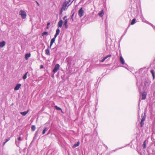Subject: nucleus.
Here are the masks:
<instances>
[{
    "label": "nucleus",
    "mask_w": 155,
    "mask_h": 155,
    "mask_svg": "<svg viewBox=\"0 0 155 155\" xmlns=\"http://www.w3.org/2000/svg\"><path fill=\"white\" fill-rule=\"evenodd\" d=\"M142 21L143 22H146V20H145V19L144 18H143V19H142Z\"/></svg>",
    "instance_id": "37998d69"
},
{
    "label": "nucleus",
    "mask_w": 155,
    "mask_h": 155,
    "mask_svg": "<svg viewBox=\"0 0 155 155\" xmlns=\"http://www.w3.org/2000/svg\"><path fill=\"white\" fill-rule=\"evenodd\" d=\"M10 140L9 138L8 139H6L5 140V141L6 142H7L8 140Z\"/></svg>",
    "instance_id": "c03bdc74"
},
{
    "label": "nucleus",
    "mask_w": 155,
    "mask_h": 155,
    "mask_svg": "<svg viewBox=\"0 0 155 155\" xmlns=\"http://www.w3.org/2000/svg\"><path fill=\"white\" fill-rule=\"evenodd\" d=\"M141 70H142V69H140L139 71V72H140V71H141Z\"/></svg>",
    "instance_id": "6e6d98bb"
},
{
    "label": "nucleus",
    "mask_w": 155,
    "mask_h": 155,
    "mask_svg": "<svg viewBox=\"0 0 155 155\" xmlns=\"http://www.w3.org/2000/svg\"><path fill=\"white\" fill-rule=\"evenodd\" d=\"M29 112V110H28L26 111L23 112H21L20 114L23 116H25Z\"/></svg>",
    "instance_id": "2eb2a0df"
},
{
    "label": "nucleus",
    "mask_w": 155,
    "mask_h": 155,
    "mask_svg": "<svg viewBox=\"0 0 155 155\" xmlns=\"http://www.w3.org/2000/svg\"><path fill=\"white\" fill-rule=\"evenodd\" d=\"M64 77V76H62L61 77V78L63 79H63V78Z\"/></svg>",
    "instance_id": "864d4df0"
},
{
    "label": "nucleus",
    "mask_w": 155,
    "mask_h": 155,
    "mask_svg": "<svg viewBox=\"0 0 155 155\" xmlns=\"http://www.w3.org/2000/svg\"><path fill=\"white\" fill-rule=\"evenodd\" d=\"M67 17V16H65L63 18V19L64 20L65 19V18Z\"/></svg>",
    "instance_id": "8fccbe9b"
},
{
    "label": "nucleus",
    "mask_w": 155,
    "mask_h": 155,
    "mask_svg": "<svg viewBox=\"0 0 155 155\" xmlns=\"http://www.w3.org/2000/svg\"><path fill=\"white\" fill-rule=\"evenodd\" d=\"M20 15H21L22 18L25 19L26 17V14L25 12L24 11L21 10L19 12Z\"/></svg>",
    "instance_id": "7ed1b4c3"
},
{
    "label": "nucleus",
    "mask_w": 155,
    "mask_h": 155,
    "mask_svg": "<svg viewBox=\"0 0 155 155\" xmlns=\"http://www.w3.org/2000/svg\"><path fill=\"white\" fill-rule=\"evenodd\" d=\"M36 128V127L34 125H33L31 126V130L33 131H35Z\"/></svg>",
    "instance_id": "aec40b11"
},
{
    "label": "nucleus",
    "mask_w": 155,
    "mask_h": 155,
    "mask_svg": "<svg viewBox=\"0 0 155 155\" xmlns=\"http://www.w3.org/2000/svg\"><path fill=\"white\" fill-rule=\"evenodd\" d=\"M136 20L135 18H133L131 22L130 25H134L136 23Z\"/></svg>",
    "instance_id": "f3484780"
},
{
    "label": "nucleus",
    "mask_w": 155,
    "mask_h": 155,
    "mask_svg": "<svg viewBox=\"0 0 155 155\" xmlns=\"http://www.w3.org/2000/svg\"><path fill=\"white\" fill-rule=\"evenodd\" d=\"M55 39L54 38H52L50 42V48H51V46H52L53 43L54 42Z\"/></svg>",
    "instance_id": "ddd939ff"
},
{
    "label": "nucleus",
    "mask_w": 155,
    "mask_h": 155,
    "mask_svg": "<svg viewBox=\"0 0 155 155\" xmlns=\"http://www.w3.org/2000/svg\"><path fill=\"white\" fill-rule=\"evenodd\" d=\"M50 46H48V48L45 50V54L48 56H50V51L49 50V48H50Z\"/></svg>",
    "instance_id": "9d476101"
},
{
    "label": "nucleus",
    "mask_w": 155,
    "mask_h": 155,
    "mask_svg": "<svg viewBox=\"0 0 155 155\" xmlns=\"http://www.w3.org/2000/svg\"><path fill=\"white\" fill-rule=\"evenodd\" d=\"M150 72L152 75L154 74V71L153 70H151L150 71Z\"/></svg>",
    "instance_id": "c9c22d12"
},
{
    "label": "nucleus",
    "mask_w": 155,
    "mask_h": 155,
    "mask_svg": "<svg viewBox=\"0 0 155 155\" xmlns=\"http://www.w3.org/2000/svg\"><path fill=\"white\" fill-rule=\"evenodd\" d=\"M140 126L141 127H142L143 124H144V123H143V122H142L141 121V122H140Z\"/></svg>",
    "instance_id": "72a5a7b5"
},
{
    "label": "nucleus",
    "mask_w": 155,
    "mask_h": 155,
    "mask_svg": "<svg viewBox=\"0 0 155 155\" xmlns=\"http://www.w3.org/2000/svg\"><path fill=\"white\" fill-rule=\"evenodd\" d=\"M145 117L143 116V117L142 119H141V121L142 122H144V121L145 120Z\"/></svg>",
    "instance_id": "c756f323"
},
{
    "label": "nucleus",
    "mask_w": 155,
    "mask_h": 155,
    "mask_svg": "<svg viewBox=\"0 0 155 155\" xmlns=\"http://www.w3.org/2000/svg\"><path fill=\"white\" fill-rule=\"evenodd\" d=\"M62 12H63V10H62V9L61 8L60 11V13H59L60 15H61L62 14Z\"/></svg>",
    "instance_id": "e433bc0d"
},
{
    "label": "nucleus",
    "mask_w": 155,
    "mask_h": 155,
    "mask_svg": "<svg viewBox=\"0 0 155 155\" xmlns=\"http://www.w3.org/2000/svg\"><path fill=\"white\" fill-rule=\"evenodd\" d=\"M151 148L152 149V152H153V153H155V144H154V145L153 146V147H152Z\"/></svg>",
    "instance_id": "cd10ccee"
},
{
    "label": "nucleus",
    "mask_w": 155,
    "mask_h": 155,
    "mask_svg": "<svg viewBox=\"0 0 155 155\" xmlns=\"http://www.w3.org/2000/svg\"><path fill=\"white\" fill-rule=\"evenodd\" d=\"M18 141H20L21 140V138L20 137H19L18 138Z\"/></svg>",
    "instance_id": "a19ab883"
},
{
    "label": "nucleus",
    "mask_w": 155,
    "mask_h": 155,
    "mask_svg": "<svg viewBox=\"0 0 155 155\" xmlns=\"http://www.w3.org/2000/svg\"><path fill=\"white\" fill-rule=\"evenodd\" d=\"M145 22L147 24H149L150 25L152 26L153 27H154L153 26V25L152 24H151V23H149L148 21H146Z\"/></svg>",
    "instance_id": "473e14b6"
},
{
    "label": "nucleus",
    "mask_w": 155,
    "mask_h": 155,
    "mask_svg": "<svg viewBox=\"0 0 155 155\" xmlns=\"http://www.w3.org/2000/svg\"><path fill=\"white\" fill-rule=\"evenodd\" d=\"M55 108L56 109V110H61V112H62V110L61 109L58 107V106H55Z\"/></svg>",
    "instance_id": "4be33fe9"
},
{
    "label": "nucleus",
    "mask_w": 155,
    "mask_h": 155,
    "mask_svg": "<svg viewBox=\"0 0 155 155\" xmlns=\"http://www.w3.org/2000/svg\"><path fill=\"white\" fill-rule=\"evenodd\" d=\"M48 130V129L47 128V127H45L44 129L43 130V131H42V134H44L46 131H47Z\"/></svg>",
    "instance_id": "412c9836"
},
{
    "label": "nucleus",
    "mask_w": 155,
    "mask_h": 155,
    "mask_svg": "<svg viewBox=\"0 0 155 155\" xmlns=\"http://www.w3.org/2000/svg\"><path fill=\"white\" fill-rule=\"evenodd\" d=\"M111 56V54H109V55H107L104 57L106 59L108 57H110Z\"/></svg>",
    "instance_id": "c85d7f7f"
},
{
    "label": "nucleus",
    "mask_w": 155,
    "mask_h": 155,
    "mask_svg": "<svg viewBox=\"0 0 155 155\" xmlns=\"http://www.w3.org/2000/svg\"><path fill=\"white\" fill-rule=\"evenodd\" d=\"M152 76H153V78L154 79V78H155V75H154V74H152Z\"/></svg>",
    "instance_id": "09e8293b"
},
{
    "label": "nucleus",
    "mask_w": 155,
    "mask_h": 155,
    "mask_svg": "<svg viewBox=\"0 0 155 155\" xmlns=\"http://www.w3.org/2000/svg\"><path fill=\"white\" fill-rule=\"evenodd\" d=\"M153 134L152 133V135L151 136V138L152 139L153 138Z\"/></svg>",
    "instance_id": "4d7b16f0"
},
{
    "label": "nucleus",
    "mask_w": 155,
    "mask_h": 155,
    "mask_svg": "<svg viewBox=\"0 0 155 155\" xmlns=\"http://www.w3.org/2000/svg\"><path fill=\"white\" fill-rule=\"evenodd\" d=\"M80 143L79 141L77 142L76 143H75L74 145L72 147L73 148H75L76 147H78L80 144Z\"/></svg>",
    "instance_id": "dca6fc26"
},
{
    "label": "nucleus",
    "mask_w": 155,
    "mask_h": 155,
    "mask_svg": "<svg viewBox=\"0 0 155 155\" xmlns=\"http://www.w3.org/2000/svg\"><path fill=\"white\" fill-rule=\"evenodd\" d=\"M73 2V1H72V2L70 3H69V2L66 1L64 2L63 4V7L64 8H66L67 6L70 5Z\"/></svg>",
    "instance_id": "423d86ee"
},
{
    "label": "nucleus",
    "mask_w": 155,
    "mask_h": 155,
    "mask_svg": "<svg viewBox=\"0 0 155 155\" xmlns=\"http://www.w3.org/2000/svg\"><path fill=\"white\" fill-rule=\"evenodd\" d=\"M50 24V22H48L47 23V25L48 26V25H49Z\"/></svg>",
    "instance_id": "de8ad7c7"
},
{
    "label": "nucleus",
    "mask_w": 155,
    "mask_h": 155,
    "mask_svg": "<svg viewBox=\"0 0 155 155\" xmlns=\"http://www.w3.org/2000/svg\"><path fill=\"white\" fill-rule=\"evenodd\" d=\"M60 32V30L59 28H58L56 30V34L58 35L59 34Z\"/></svg>",
    "instance_id": "b1692460"
},
{
    "label": "nucleus",
    "mask_w": 155,
    "mask_h": 155,
    "mask_svg": "<svg viewBox=\"0 0 155 155\" xmlns=\"http://www.w3.org/2000/svg\"><path fill=\"white\" fill-rule=\"evenodd\" d=\"M124 65L123 67L125 68H127V64L125 63V64H124Z\"/></svg>",
    "instance_id": "2f4dec72"
},
{
    "label": "nucleus",
    "mask_w": 155,
    "mask_h": 155,
    "mask_svg": "<svg viewBox=\"0 0 155 155\" xmlns=\"http://www.w3.org/2000/svg\"><path fill=\"white\" fill-rule=\"evenodd\" d=\"M35 2L38 5V6H39L40 5V4L38 3V2L36 1H35Z\"/></svg>",
    "instance_id": "79ce46f5"
},
{
    "label": "nucleus",
    "mask_w": 155,
    "mask_h": 155,
    "mask_svg": "<svg viewBox=\"0 0 155 155\" xmlns=\"http://www.w3.org/2000/svg\"><path fill=\"white\" fill-rule=\"evenodd\" d=\"M136 77L137 78V85L138 84V81H139V80H138V78L136 76Z\"/></svg>",
    "instance_id": "49530a36"
},
{
    "label": "nucleus",
    "mask_w": 155,
    "mask_h": 155,
    "mask_svg": "<svg viewBox=\"0 0 155 155\" xmlns=\"http://www.w3.org/2000/svg\"><path fill=\"white\" fill-rule=\"evenodd\" d=\"M63 23V21L62 20H61L58 23V27L59 28H61L62 26Z\"/></svg>",
    "instance_id": "6e6552de"
},
{
    "label": "nucleus",
    "mask_w": 155,
    "mask_h": 155,
    "mask_svg": "<svg viewBox=\"0 0 155 155\" xmlns=\"http://www.w3.org/2000/svg\"><path fill=\"white\" fill-rule=\"evenodd\" d=\"M68 19H66L64 22V25L65 29H67L68 28Z\"/></svg>",
    "instance_id": "9b49d317"
},
{
    "label": "nucleus",
    "mask_w": 155,
    "mask_h": 155,
    "mask_svg": "<svg viewBox=\"0 0 155 155\" xmlns=\"http://www.w3.org/2000/svg\"><path fill=\"white\" fill-rule=\"evenodd\" d=\"M120 61L122 64H125L124 60L121 55L120 56Z\"/></svg>",
    "instance_id": "1a4fd4ad"
},
{
    "label": "nucleus",
    "mask_w": 155,
    "mask_h": 155,
    "mask_svg": "<svg viewBox=\"0 0 155 155\" xmlns=\"http://www.w3.org/2000/svg\"><path fill=\"white\" fill-rule=\"evenodd\" d=\"M106 147H107V146H106Z\"/></svg>",
    "instance_id": "052dcab7"
},
{
    "label": "nucleus",
    "mask_w": 155,
    "mask_h": 155,
    "mask_svg": "<svg viewBox=\"0 0 155 155\" xmlns=\"http://www.w3.org/2000/svg\"><path fill=\"white\" fill-rule=\"evenodd\" d=\"M40 133V132L39 131V130H38L36 132L35 136H37L38 134Z\"/></svg>",
    "instance_id": "393cba45"
},
{
    "label": "nucleus",
    "mask_w": 155,
    "mask_h": 155,
    "mask_svg": "<svg viewBox=\"0 0 155 155\" xmlns=\"http://www.w3.org/2000/svg\"><path fill=\"white\" fill-rule=\"evenodd\" d=\"M74 13H73V14H72V15L71 16V18L72 19L73 21V17L74 16Z\"/></svg>",
    "instance_id": "4c0bfd02"
},
{
    "label": "nucleus",
    "mask_w": 155,
    "mask_h": 155,
    "mask_svg": "<svg viewBox=\"0 0 155 155\" xmlns=\"http://www.w3.org/2000/svg\"><path fill=\"white\" fill-rule=\"evenodd\" d=\"M68 2H69V3L70 2V3H71V2H72V1H71V0H69Z\"/></svg>",
    "instance_id": "3c124183"
},
{
    "label": "nucleus",
    "mask_w": 155,
    "mask_h": 155,
    "mask_svg": "<svg viewBox=\"0 0 155 155\" xmlns=\"http://www.w3.org/2000/svg\"><path fill=\"white\" fill-rule=\"evenodd\" d=\"M127 29H126L125 31V32H124V33L123 34V35H122V36H121V38H122L123 37L125 34L126 33L127 31Z\"/></svg>",
    "instance_id": "f704fd0d"
},
{
    "label": "nucleus",
    "mask_w": 155,
    "mask_h": 155,
    "mask_svg": "<svg viewBox=\"0 0 155 155\" xmlns=\"http://www.w3.org/2000/svg\"><path fill=\"white\" fill-rule=\"evenodd\" d=\"M6 42L5 41H2L0 42V48H2L5 45Z\"/></svg>",
    "instance_id": "f8f14e48"
},
{
    "label": "nucleus",
    "mask_w": 155,
    "mask_h": 155,
    "mask_svg": "<svg viewBox=\"0 0 155 155\" xmlns=\"http://www.w3.org/2000/svg\"><path fill=\"white\" fill-rule=\"evenodd\" d=\"M140 100H139V103H140Z\"/></svg>",
    "instance_id": "bf43d9fd"
},
{
    "label": "nucleus",
    "mask_w": 155,
    "mask_h": 155,
    "mask_svg": "<svg viewBox=\"0 0 155 155\" xmlns=\"http://www.w3.org/2000/svg\"><path fill=\"white\" fill-rule=\"evenodd\" d=\"M15 144H16V146L18 147H19V142L18 143L16 140H15Z\"/></svg>",
    "instance_id": "7c9ffc66"
},
{
    "label": "nucleus",
    "mask_w": 155,
    "mask_h": 155,
    "mask_svg": "<svg viewBox=\"0 0 155 155\" xmlns=\"http://www.w3.org/2000/svg\"><path fill=\"white\" fill-rule=\"evenodd\" d=\"M64 10H65V8H64Z\"/></svg>",
    "instance_id": "13d9d810"
},
{
    "label": "nucleus",
    "mask_w": 155,
    "mask_h": 155,
    "mask_svg": "<svg viewBox=\"0 0 155 155\" xmlns=\"http://www.w3.org/2000/svg\"><path fill=\"white\" fill-rule=\"evenodd\" d=\"M6 143V142L5 141V142H4L3 143V146H4V144H5Z\"/></svg>",
    "instance_id": "5fc2aeb1"
},
{
    "label": "nucleus",
    "mask_w": 155,
    "mask_h": 155,
    "mask_svg": "<svg viewBox=\"0 0 155 155\" xmlns=\"http://www.w3.org/2000/svg\"><path fill=\"white\" fill-rule=\"evenodd\" d=\"M48 35V32L46 31L43 32L41 34V35L42 36H44L45 35Z\"/></svg>",
    "instance_id": "5701e85b"
},
{
    "label": "nucleus",
    "mask_w": 155,
    "mask_h": 155,
    "mask_svg": "<svg viewBox=\"0 0 155 155\" xmlns=\"http://www.w3.org/2000/svg\"><path fill=\"white\" fill-rule=\"evenodd\" d=\"M105 59H106L104 57L101 60V62H103L105 60Z\"/></svg>",
    "instance_id": "ea45409f"
},
{
    "label": "nucleus",
    "mask_w": 155,
    "mask_h": 155,
    "mask_svg": "<svg viewBox=\"0 0 155 155\" xmlns=\"http://www.w3.org/2000/svg\"><path fill=\"white\" fill-rule=\"evenodd\" d=\"M104 12L103 10H102L100 13H98V15L101 17H102L104 15Z\"/></svg>",
    "instance_id": "a211bd4d"
},
{
    "label": "nucleus",
    "mask_w": 155,
    "mask_h": 155,
    "mask_svg": "<svg viewBox=\"0 0 155 155\" xmlns=\"http://www.w3.org/2000/svg\"><path fill=\"white\" fill-rule=\"evenodd\" d=\"M125 147V146H124V147ZM119 147V148H118L116 149H115V150H113L112 151H111V152H115V151L117 150H118V149H121L122 148H123V147Z\"/></svg>",
    "instance_id": "bb28decb"
},
{
    "label": "nucleus",
    "mask_w": 155,
    "mask_h": 155,
    "mask_svg": "<svg viewBox=\"0 0 155 155\" xmlns=\"http://www.w3.org/2000/svg\"><path fill=\"white\" fill-rule=\"evenodd\" d=\"M140 87H138L139 91L141 93V95L142 96V100L145 99L146 97L147 93L145 91H143V92H141V90L140 89Z\"/></svg>",
    "instance_id": "f03ea898"
},
{
    "label": "nucleus",
    "mask_w": 155,
    "mask_h": 155,
    "mask_svg": "<svg viewBox=\"0 0 155 155\" xmlns=\"http://www.w3.org/2000/svg\"><path fill=\"white\" fill-rule=\"evenodd\" d=\"M21 86V84H17L14 88V90L15 91H17L18 90Z\"/></svg>",
    "instance_id": "0eeeda50"
},
{
    "label": "nucleus",
    "mask_w": 155,
    "mask_h": 155,
    "mask_svg": "<svg viewBox=\"0 0 155 155\" xmlns=\"http://www.w3.org/2000/svg\"><path fill=\"white\" fill-rule=\"evenodd\" d=\"M58 35L55 34L54 35V37L53 38H54L55 39L56 38L57 36Z\"/></svg>",
    "instance_id": "58836bf2"
},
{
    "label": "nucleus",
    "mask_w": 155,
    "mask_h": 155,
    "mask_svg": "<svg viewBox=\"0 0 155 155\" xmlns=\"http://www.w3.org/2000/svg\"><path fill=\"white\" fill-rule=\"evenodd\" d=\"M84 12L83 8L81 7L78 11V15L80 17H81L84 15Z\"/></svg>",
    "instance_id": "39448f33"
},
{
    "label": "nucleus",
    "mask_w": 155,
    "mask_h": 155,
    "mask_svg": "<svg viewBox=\"0 0 155 155\" xmlns=\"http://www.w3.org/2000/svg\"><path fill=\"white\" fill-rule=\"evenodd\" d=\"M60 65L58 64H57L55 65L54 68L52 71V72L54 73V74L57 71Z\"/></svg>",
    "instance_id": "20e7f679"
},
{
    "label": "nucleus",
    "mask_w": 155,
    "mask_h": 155,
    "mask_svg": "<svg viewBox=\"0 0 155 155\" xmlns=\"http://www.w3.org/2000/svg\"><path fill=\"white\" fill-rule=\"evenodd\" d=\"M130 25H129L127 27V28L126 29H127V30L128 29V28H129V27H130Z\"/></svg>",
    "instance_id": "603ef678"
},
{
    "label": "nucleus",
    "mask_w": 155,
    "mask_h": 155,
    "mask_svg": "<svg viewBox=\"0 0 155 155\" xmlns=\"http://www.w3.org/2000/svg\"><path fill=\"white\" fill-rule=\"evenodd\" d=\"M141 81L140 85L139 87L142 86L143 83H144V86L143 87V90L144 91H145L147 89V87L149 86L151 81L148 77V75L144 73V76H142L140 79Z\"/></svg>",
    "instance_id": "f257e3e1"
},
{
    "label": "nucleus",
    "mask_w": 155,
    "mask_h": 155,
    "mask_svg": "<svg viewBox=\"0 0 155 155\" xmlns=\"http://www.w3.org/2000/svg\"><path fill=\"white\" fill-rule=\"evenodd\" d=\"M143 147L144 148L146 147V140H145L143 142Z\"/></svg>",
    "instance_id": "a878e982"
},
{
    "label": "nucleus",
    "mask_w": 155,
    "mask_h": 155,
    "mask_svg": "<svg viewBox=\"0 0 155 155\" xmlns=\"http://www.w3.org/2000/svg\"><path fill=\"white\" fill-rule=\"evenodd\" d=\"M28 72H27L22 77V78L23 79L25 80L27 78V74H28Z\"/></svg>",
    "instance_id": "6ab92c4d"
},
{
    "label": "nucleus",
    "mask_w": 155,
    "mask_h": 155,
    "mask_svg": "<svg viewBox=\"0 0 155 155\" xmlns=\"http://www.w3.org/2000/svg\"><path fill=\"white\" fill-rule=\"evenodd\" d=\"M31 56V54L29 53H27L25 54V59L27 60L28 59V58Z\"/></svg>",
    "instance_id": "4468645a"
},
{
    "label": "nucleus",
    "mask_w": 155,
    "mask_h": 155,
    "mask_svg": "<svg viewBox=\"0 0 155 155\" xmlns=\"http://www.w3.org/2000/svg\"><path fill=\"white\" fill-rule=\"evenodd\" d=\"M44 67L43 66V65H40V68L41 69H42V68H43Z\"/></svg>",
    "instance_id": "a18cd8bd"
}]
</instances>
